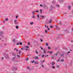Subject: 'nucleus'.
I'll use <instances>...</instances> for the list:
<instances>
[{"label": "nucleus", "instance_id": "36", "mask_svg": "<svg viewBox=\"0 0 73 73\" xmlns=\"http://www.w3.org/2000/svg\"><path fill=\"white\" fill-rule=\"evenodd\" d=\"M30 42H29L27 43V44L28 45H30Z\"/></svg>", "mask_w": 73, "mask_h": 73}, {"label": "nucleus", "instance_id": "4", "mask_svg": "<svg viewBox=\"0 0 73 73\" xmlns=\"http://www.w3.org/2000/svg\"><path fill=\"white\" fill-rule=\"evenodd\" d=\"M34 58L35 59H36L37 60H38L39 59L38 57L37 56H35V57H34Z\"/></svg>", "mask_w": 73, "mask_h": 73}, {"label": "nucleus", "instance_id": "54", "mask_svg": "<svg viewBox=\"0 0 73 73\" xmlns=\"http://www.w3.org/2000/svg\"><path fill=\"white\" fill-rule=\"evenodd\" d=\"M44 62H45V60H43V61L42 62V63Z\"/></svg>", "mask_w": 73, "mask_h": 73}, {"label": "nucleus", "instance_id": "21", "mask_svg": "<svg viewBox=\"0 0 73 73\" xmlns=\"http://www.w3.org/2000/svg\"><path fill=\"white\" fill-rule=\"evenodd\" d=\"M21 50H20L19 51V54H21Z\"/></svg>", "mask_w": 73, "mask_h": 73}, {"label": "nucleus", "instance_id": "63", "mask_svg": "<svg viewBox=\"0 0 73 73\" xmlns=\"http://www.w3.org/2000/svg\"><path fill=\"white\" fill-rule=\"evenodd\" d=\"M16 48H14V50H16Z\"/></svg>", "mask_w": 73, "mask_h": 73}, {"label": "nucleus", "instance_id": "46", "mask_svg": "<svg viewBox=\"0 0 73 73\" xmlns=\"http://www.w3.org/2000/svg\"><path fill=\"white\" fill-rule=\"evenodd\" d=\"M37 17H38V18H39V15H37Z\"/></svg>", "mask_w": 73, "mask_h": 73}, {"label": "nucleus", "instance_id": "25", "mask_svg": "<svg viewBox=\"0 0 73 73\" xmlns=\"http://www.w3.org/2000/svg\"><path fill=\"white\" fill-rule=\"evenodd\" d=\"M43 51L44 53H46V51L45 50H43Z\"/></svg>", "mask_w": 73, "mask_h": 73}, {"label": "nucleus", "instance_id": "34", "mask_svg": "<svg viewBox=\"0 0 73 73\" xmlns=\"http://www.w3.org/2000/svg\"><path fill=\"white\" fill-rule=\"evenodd\" d=\"M40 48H41V49L42 50H43V48H42V47L41 46H40Z\"/></svg>", "mask_w": 73, "mask_h": 73}, {"label": "nucleus", "instance_id": "41", "mask_svg": "<svg viewBox=\"0 0 73 73\" xmlns=\"http://www.w3.org/2000/svg\"><path fill=\"white\" fill-rule=\"evenodd\" d=\"M47 31H46V30H45V33H47Z\"/></svg>", "mask_w": 73, "mask_h": 73}, {"label": "nucleus", "instance_id": "39", "mask_svg": "<svg viewBox=\"0 0 73 73\" xmlns=\"http://www.w3.org/2000/svg\"><path fill=\"white\" fill-rule=\"evenodd\" d=\"M29 59V58H27V59H26V61H28Z\"/></svg>", "mask_w": 73, "mask_h": 73}, {"label": "nucleus", "instance_id": "26", "mask_svg": "<svg viewBox=\"0 0 73 73\" xmlns=\"http://www.w3.org/2000/svg\"><path fill=\"white\" fill-rule=\"evenodd\" d=\"M26 48H29V46H26Z\"/></svg>", "mask_w": 73, "mask_h": 73}, {"label": "nucleus", "instance_id": "61", "mask_svg": "<svg viewBox=\"0 0 73 73\" xmlns=\"http://www.w3.org/2000/svg\"><path fill=\"white\" fill-rule=\"evenodd\" d=\"M56 39H58V38H59V37L57 38L56 37Z\"/></svg>", "mask_w": 73, "mask_h": 73}, {"label": "nucleus", "instance_id": "40", "mask_svg": "<svg viewBox=\"0 0 73 73\" xmlns=\"http://www.w3.org/2000/svg\"><path fill=\"white\" fill-rule=\"evenodd\" d=\"M35 12H34V11L33 12V14L34 15H35Z\"/></svg>", "mask_w": 73, "mask_h": 73}, {"label": "nucleus", "instance_id": "51", "mask_svg": "<svg viewBox=\"0 0 73 73\" xmlns=\"http://www.w3.org/2000/svg\"><path fill=\"white\" fill-rule=\"evenodd\" d=\"M42 68H44V65H42Z\"/></svg>", "mask_w": 73, "mask_h": 73}, {"label": "nucleus", "instance_id": "6", "mask_svg": "<svg viewBox=\"0 0 73 73\" xmlns=\"http://www.w3.org/2000/svg\"><path fill=\"white\" fill-rule=\"evenodd\" d=\"M52 19H50V20L49 21V23H52Z\"/></svg>", "mask_w": 73, "mask_h": 73}, {"label": "nucleus", "instance_id": "31", "mask_svg": "<svg viewBox=\"0 0 73 73\" xmlns=\"http://www.w3.org/2000/svg\"><path fill=\"white\" fill-rule=\"evenodd\" d=\"M21 49L22 50H25V49H24L23 48H21Z\"/></svg>", "mask_w": 73, "mask_h": 73}, {"label": "nucleus", "instance_id": "57", "mask_svg": "<svg viewBox=\"0 0 73 73\" xmlns=\"http://www.w3.org/2000/svg\"><path fill=\"white\" fill-rule=\"evenodd\" d=\"M16 52H17V51H18V50L17 49H16Z\"/></svg>", "mask_w": 73, "mask_h": 73}, {"label": "nucleus", "instance_id": "12", "mask_svg": "<svg viewBox=\"0 0 73 73\" xmlns=\"http://www.w3.org/2000/svg\"><path fill=\"white\" fill-rule=\"evenodd\" d=\"M58 24L59 25H62V22H60Z\"/></svg>", "mask_w": 73, "mask_h": 73}, {"label": "nucleus", "instance_id": "18", "mask_svg": "<svg viewBox=\"0 0 73 73\" xmlns=\"http://www.w3.org/2000/svg\"><path fill=\"white\" fill-rule=\"evenodd\" d=\"M16 29H18L19 28V26L17 25L16 27Z\"/></svg>", "mask_w": 73, "mask_h": 73}, {"label": "nucleus", "instance_id": "47", "mask_svg": "<svg viewBox=\"0 0 73 73\" xmlns=\"http://www.w3.org/2000/svg\"><path fill=\"white\" fill-rule=\"evenodd\" d=\"M17 17H18V16L17 15L16 16V18L17 19Z\"/></svg>", "mask_w": 73, "mask_h": 73}, {"label": "nucleus", "instance_id": "27", "mask_svg": "<svg viewBox=\"0 0 73 73\" xmlns=\"http://www.w3.org/2000/svg\"><path fill=\"white\" fill-rule=\"evenodd\" d=\"M40 17H42V18H43V17L45 18V17L44 16H42V15H40Z\"/></svg>", "mask_w": 73, "mask_h": 73}, {"label": "nucleus", "instance_id": "28", "mask_svg": "<svg viewBox=\"0 0 73 73\" xmlns=\"http://www.w3.org/2000/svg\"><path fill=\"white\" fill-rule=\"evenodd\" d=\"M52 68L53 69H55V67L54 66H52Z\"/></svg>", "mask_w": 73, "mask_h": 73}, {"label": "nucleus", "instance_id": "10", "mask_svg": "<svg viewBox=\"0 0 73 73\" xmlns=\"http://www.w3.org/2000/svg\"><path fill=\"white\" fill-rule=\"evenodd\" d=\"M13 56H16V55L14 53H13Z\"/></svg>", "mask_w": 73, "mask_h": 73}, {"label": "nucleus", "instance_id": "11", "mask_svg": "<svg viewBox=\"0 0 73 73\" xmlns=\"http://www.w3.org/2000/svg\"><path fill=\"white\" fill-rule=\"evenodd\" d=\"M13 42H16V40L15 39H14L13 40Z\"/></svg>", "mask_w": 73, "mask_h": 73}, {"label": "nucleus", "instance_id": "19", "mask_svg": "<svg viewBox=\"0 0 73 73\" xmlns=\"http://www.w3.org/2000/svg\"><path fill=\"white\" fill-rule=\"evenodd\" d=\"M35 52L36 53V54H38V52L37 51V50H35Z\"/></svg>", "mask_w": 73, "mask_h": 73}, {"label": "nucleus", "instance_id": "23", "mask_svg": "<svg viewBox=\"0 0 73 73\" xmlns=\"http://www.w3.org/2000/svg\"><path fill=\"white\" fill-rule=\"evenodd\" d=\"M35 12H37V13H38L39 12V11H38V10H37L35 11Z\"/></svg>", "mask_w": 73, "mask_h": 73}, {"label": "nucleus", "instance_id": "9", "mask_svg": "<svg viewBox=\"0 0 73 73\" xmlns=\"http://www.w3.org/2000/svg\"><path fill=\"white\" fill-rule=\"evenodd\" d=\"M63 1V0H61L59 1V3H61V2H62Z\"/></svg>", "mask_w": 73, "mask_h": 73}, {"label": "nucleus", "instance_id": "35", "mask_svg": "<svg viewBox=\"0 0 73 73\" xmlns=\"http://www.w3.org/2000/svg\"><path fill=\"white\" fill-rule=\"evenodd\" d=\"M48 49H50V47L48 46Z\"/></svg>", "mask_w": 73, "mask_h": 73}, {"label": "nucleus", "instance_id": "45", "mask_svg": "<svg viewBox=\"0 0 73 73\" xmlns=\"http://www.w3.org/2000/svg\"><path fill=\"white\" fill-rule=\"evenodd\" d=\"M35 15H33V19H34V18H35Z\"/></svg>", "mask_w": 73, "mask_h": 73}, {"label": "nucleus", "instance_id": "43", "mask_svg": "<svg viewBox=\"0 0 73 73\" xmlns=\"http://www.w3.org/2000/svg\"><path fill=\"white\" fill-rule=\"evenodd\" d=\"M19 43H17V45H19Z\"/></svg>", "mask_w": 73, "mask_h": 73}, {"label": "nucleus", "instance_id": "14", "mask_svg": "<svg viewBox=\"0 0 73 73\" xmlns=\"http://www.w3.org/2000/svg\"><path fill=\"white\" fill-rule=\"evenodd\" d=\"M34 64H38V62L36 61L34 63Z\"/></svg>", "mask_w": 73, "mask_h": 73}, {"label": "nucleus", "instance_id": "52", "mask_svg": "<svg viewBox=\"0 0 73 73\" xmlns=\"http://www.w3.org/2000/svg\"><path fill=\"white\" fill-rule=\"evenodd\" d=\"M57 61H60V59H58V60Z\"/></svg>", "mask_w": 73, "mask_h": 73}, {"label": "nucleus", "instance_id": "2", "mask_svg": "<svg viewBox=\"0 0 73 73\" xmlns=\"http://www.w3.org/2000/svg\"><path fill=\"white\" fill-rule=\"evenodd\" d=\"M14 24L15 25H17L18 23V22L17 21V20H15L14 21Z\"/></svg>", "mask_w": 73, "mask_h": 73}, {"label": "nucleus", "instance_id": "32", "mask_svg": "<svg viewBox=\"0 0 73 73\" xmlns=\"http://www.w3.org/2000/svg\"><path fill=\"white\" fill-rule=\"evenodd\" d=\"M45 44H46V46H48V43H46Z\"/></svg>", "mask_w": 73, "mask_h": 73}, {"label": "nucleus", "instance_id": "55", "mask_svg": "<svg viewBox=\"0 0 73 73\" xmlns=\"http://www.w3.org/2000/svg\"><path fill=\"white\" fill-rule=\"evenodd\" d=\"M27 68H28V69H29V67H27Z\"/></svg>", "mask_w": 73, "mask_h": 73}, {"label": "nucleus", "instance_id": "62", "mask_svg": "<svg viewBox=\"0 0 73 73\" xmlns=\"http://www.w3.org/2000/svg\"><path fill=\"white\" fill-rule=\"evenodd\" d=\"M48 26H47V28H48Z\"/></svg>", "mask_w": 73, "mask_h": 73}, {"label": "nucleus", "instance_id": "30", "mask_svg": "<svg viewBox=\"0 0 73 73\" xmlns=\"http://www.w3.org/2000/svg\"><path fill=\"white\" fill-rule=\"evenodd\" d=\"M34 62H35V60H33V61H31V62L32 63H33Z\"/></svg>", "mask_w": 73, "mask_h": 73}, {"label": "nucleus", "instance_id": "5", "mask_svg": "<svg viewBox=\"0 0 73 73\" xmlns=\"http://www.w3.org/2000/svg\"><path fill=\"white\" fill-rule=\"evenodd\" d=\"M52 51H51V52H50V51H48L47 52V53H50V54H52Z\"/></svg>", "mask_w": 73, "mask_h": 73}, {"label": "nucleus", "instance_id": "33", "mask_svg": "<svg viewBox=\"0 0 73 73\" xmlns=\"http://www.w3.org/2000/svg\"><path fill=\"white\" fill-rule=\"evenodd\" d=\"M50 27L51 28H53V27L52 26V25H50Z\"/></svg>", "mask_w": 73, "mask_h": 73}, {"label": "nucleus", "instance_id": "49", "mask_svg": "<svg viewBox=\"0 0 73 73\" xmlns=\"http://www.w3.org/2000/svg\"><path fill=\"white\" fill-rule=\"evenodd\" d=\"M40 7H42V5H40Z\"/></svg>", "mask_w": 73, "mask_h": 73}, {"label": "nucleus", "instance_id": "59", "mask_svg": "<svg viewBox=\"0 0 73 73\" xmlns=\"http://www.w3.org/2000/svg\"><path fill=\"white\" fill-rule=\"evenodd\" d=\"M57 54H58V53H57L56 54V56H57Z\"/></svg>", "mask_w": 73, "mask_h": 73}, {"label": "nucleus", "instance_id": "37", "mask_svg": "<svg viewBox=\"0 0 73 73\" xmlns=\"http://www.w3.org/2000/svg\"><path fill=\"white\" fill-rule=\"evenodd\" d=\"M40 40L41 42H42V41H43V40H42V39H40Z\"/></svg>", "mask_w": 73, "mask_h": 73}, {"label": "nucleus", "instance_id": "38", "mask_svg": "<svg viewBox=\"0 0 73 73\" xmlns=\"http://www.w3.org/2000/svg\"><path fill=\"white\" fill-rule=\"evenodd\" d=\"M44 55L43 54L42 56V57L43 58V57H44Z\"/></svg>", "mask_w": 73, "mask_h": 73}, {"label": "nucleus", "instance_id": "16", "mask_svg": "<svg viewBox=\"0 0 73 73\" xmlns=\"http://www.w3.org/2000/svg\"><path fill=\"white\" fill-rule=\"evenodd\" d=\"M64 61V59H62V60H60V61L61 62H63V61Z\"/></svg>", "mask_w": 73, "mask_h": 73}, {"label": "nucleus", "instance_id": "44", "mask_svg": "<svg viewBox=\"0 0 73 73\" xmlns=\"http://www.w3.org/2000/svg\"><path fill=\"white\" fill-rule=\"evenodd\" d=\"M56 6H57V7H60V5H56Z\"/></svg>", "mask_w": 73, "mask_h": 73}, {"label": "nucleus", "instance_id": "53", "mask_svg": "<svg viewBox=\"0 0 73 73\" xmlns=\"http://www.w3.org/2000/svg\"><path fill=\"white\" fill-rule=\"evenodd\" d=\"M59 66H57V68H58V67H59Z\"/></svg>", "mask_w": 73, "mask_h": 73}, {"label": "nucleus", "instance_id": "20", "mask_svg": "<svg viewBox=\"0 0 73 73\" xmlns=\"http://www.w3.org/2000/svg\"><path fill=\"white\" fill-rule=\"evenodd\" d=\"M34 24L33 22H32V23H31V22L30 23L31 25H32V24Z\"/></svg>", "mask_w": 73, "mask_h": 73}, {"label": "nucleus", "instance_id": "13", "mask_svg": "<svg viewBox=\"0 0 73 73\" xmlns=\"http://www.w3.org/2000/svg\"><path fill=\"white\" fill-rule=\"evenodd\" d=\"M56 3V1H54V0L52 2V4H53V3Z\"/></svg>", "mask_w": 73, "mask_h": 73}, {"label": "nucleus", "instance_id": "42", "mask_svg": "<svg viewBox=\"0 0 73 73\" xmlns=\"http://www.w3.org/2000/svg\"><path fill=\"white\" fill-rule=\"evenodd\" d=\"M61 56H62V57L64 56V54H61Z\"/></svg>", "mask_w": 73, "mask_h": 73}, {"label": "nucleus", "instance_id": "48", "mask_svg": "<svg viewBox=\"0 0 73 73\" xmlns=\"http://www.w3.org/2000/svg\"><path fill=\"white\" fill-rule=\"evenodd\" d=\"M48 57V55H46L45 57Z\"/></svg>", "mask_w": 73, "mask_h": 73}, {"label": "nucleus", "instance_id": "7", "mask_svg": "<svg viewBox=\"0 0 73 73\" xmlns=\"http://www.w3.org/2000/svg\"><path fill=\"white\" fill-rule=\"evenodd\" d=\"M66 33H69V31L68 30H66Z\"/></svg>", "mask_w": 73, "mask_h": 73}, {"label": "nucleus", "instance_id": "1", "mask_svg": "<svg viewBox=\"0 0 73 73\" xmlns=\"http://www.w3.org/2000/svg\"><path fill=\"white\" fill-rule=\"evenodd\" d=\"M4 34V33H3V31H0V35H1V37H3L4 36H3V34Z\"/></svg>", "mask_w": 73, "mask_h": 73}, {"label": "nucleus", "instance_id": "56", "mask_svg": "<svg viewBox=\"0 0 73 73\" xmlns=\"http://www.w3.org/2000/svg\"><path fill=\"white\" fill-rule=\"evenodd\" d=\"M68 53H70V52L69 51L68 52Z\"/></svg>", "mask_w": 73, "mask_h": 73}, {"label": "nucleus", "instance_id": "64", "mask_svg": "<svg viewBox=\"0 0 73 73\" xmlns=\"http://www.w3.org/2000/svg\"><path fill=\"white\" fill-rule=\"evenodd\" d=\"M72 31H73V29H72Z\"/></svg>", "mask_w": 73, "mask_h": 73}, {"label": "nucleus", "instance_id": "8", "mask_svg": "<svg viewBox=\"0 0 73 73\" xmlns=\"http://www.w3.org/2000/svg\"><path fill=\"white\" fill-rule=\"evenodd\" d=\"M71 8V7L70 6H68V9H70Z\"/></svg>", "mask_w": 73, "mask_h": 73}, {"label": "nucleus", "instance_id": "50", "mask_svg": "<svg viewBox=\"0 0 73 73\" xmlns=\"http://www.w3.org/2000/svg\"><path fill=\"white\" fill-rule=\"evenodd\" d=\"M48 30L49 31V30H50V29L49 28H48Z\"/></svg>", "mask_w": 73, "mask_h": 73}, {"label": "nucleus", "instance_id": "3", "mask_svg": "<svg viewBox=\"0 0 73 73\" xmlns=\"http://www.w3.org/2000/svg\"><path fill=\"white\" fill-rule=\"evenodd\" d=\"M56 27V29H60V28H59V27H58V25H56L55 26Z\"/></svg>", "mask_w": 73, "mask_h": 73}, {"label": "nucleus", "instance_id": "24", "mask_svg": "<svg viewBox=\"0 0 73 73\" xmlns=\"http://www.w3.org/2000/svg\"><path fill=\"white\" fill-rule=\"evenodd\" d=\"M17 56L18 57H19V58H20V55H17Z\"/></svg>", "mask_w": 73, "mask_h": 73}, {"label": "nucleus", "instance_id": "22", "mask_svg": "<svg viewBox=\"0 0 73 73\" xmlns=\"http://www.w3.org/2000/svg\"><path fill=\"white\" fill-rule=\"evenodd\" d=\"M8 18H6L5 19V21H8Z\"/></svg>", "mask_w": 73, "mask_h": 73}, {"label": "nucleus", "instance_id": "15", "mask_svg": "<svg viewBox=\"0 0 73 73\" xmlns=\"http://www.w3.org/2000/svg\"><path fill=\"white\" fill-rule=\"evenodd\" d=\"M52 66H53V65H54V64H55V63H54L53 62H52Z\"/></svg>", "mask_w": 73, "mask_h": 73}, {"label": "nucleus", "instance_id": "29", "mask_svg": "<svg viewBox=\"0 0 73 73\" xmlns=\"http://www.w3.org/2000/svg\"><path fill=\"white\" fill-rule=\"evenodd\" d=\"M40 11H41L40 12V13H42V11H42V10H41V9H40Z\"/></svg>", "mask_w": 73, "mask_h": 73}, {"label": "nucleus", "instance_id": "58", "mask_svg": "<svg viewBox=\"0 0 73 73\" xmlns=\"http://www.w3.org/2000/svg\"><path fill=\"white\" fill-rule=\"evenodd\" d=\"M2 60H3V59H4V58L2 57Z\"/></svg>", "mask_w": 73, "mask_h": 73}, {"label": "nucleus", "instance_id": "17", "mask_svg": "<svg viewBox=\"0 0 73 73\" xmlns=\"http://www.w3.org/2000/svg\"><path fill=\"white\" fill-rule=\"evenodd\" d=\"M19 44H20V45H22L23 43L21 42H19Z\"/></svg>", "mask_w": 73, "mask_h": 73}, {"label": "nucleus", "instance_id": "60", "mask_svg": "<svg viewBox=\"0 0 73 73\" xmlns=\"http://www.w3.org/2000/svg\"><path fill=\"white\" fill-rule=\"evenodd\" d=\"M53 6H51V8H53Z\"/></svg>", "mask_w": 73, "mask_h": 73}]
</instances>
